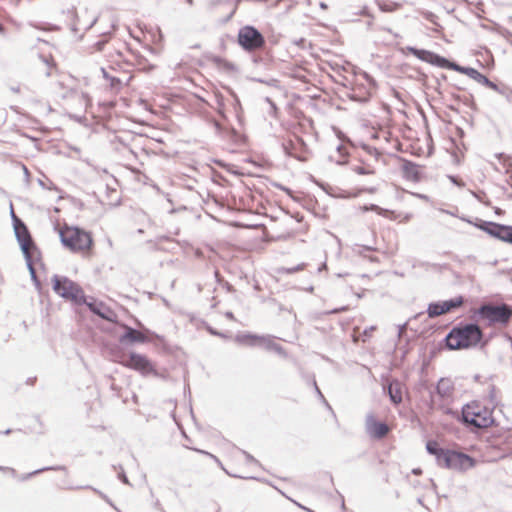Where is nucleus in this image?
<instances>
[{"instance_id":"obj_1","label":"nucleus","mask_w":512,"mask_h":512,"mask_svg":"<svg viewBox=\"0 0 512 512\" xmlns=\"http://www.w3.org/2000/svg\"><path fill=\"white\" fill-rule=\"evenodd\" d=\"M483 338V331L476 323H459L446 335L444 341L449 350L476 347Z\"/></svg>"},{"instance_id":"obj_2","label":"nucleus","mask_w":512,"mask_h":512,"mask_svg":"<svg viewBox=\"0 0 512 512\" xmlns=\"http://www.w3.org/2000/svg\"><path fill=\"white\" fill-rule=\"evenodd\" d=\"M52 287L59 296L74 302L77 305H84L93 314L96 313V306L93 301H87L83 291L73 281L66 277L54 276Z\"/></svg>"},{"instance_id":"obj_3","label":"nucleus","mask_w":512,"mask_h":512,"mask_svg":"<svg viewBox=\"0 0 512 512\" xmlns=\"http://www.w3.org/2000/svg\"><path fill=\"white\" fill-rule=\"evenodd\" d=\"M462 422L476 428H488L493 425L492 411L481 407L477 402L466 404L461 412Z\"/></svg>"},{"instance_id":"obj_4","label":"nucleus","mask_w":512,"mask_h":512,"mask_svg":"<svg viewBox=\"0 0 512 512\" xmlns=\"http://www.w3.org/2000/svg\"><path fill=\"white\" fill-rule=\"evenodd\" d=\"M480 318L488 320L489 325H507L512 318V306L502 304L485 303L475 312Z\"/></svg>"},{"instance_id":"obj_5","label":"nucleus","mask_w":512,"mask_h":512,"mask_svg":"<svg viewBox=\"0 0 512 512\" xmlns=\"http://www.w3.org/2000/svg\"><path fill=\"white\" fill-rule=\"evenodd\" d=\"M63 244L75 251H86L92 246V237L87 232L75 227L65 226L59 229Z\"/></svg>"},{"instance_id":"obj_6","label":"nucleus","mask_w":512,"mask_h":512,"mask_svg":"<svg viewBox=\"0 0 512 512\" xmlns=\"http://www.w3.org/2000/svg\"><path fill=\"white\" fill-rule=\"evenodd\" d=\"M237 43L243 50L247 52H254L262 49L265 46L266 41L263 34L256 27L252 25H245L238 31Z\"/></svg>"},{"instance_id":"obj_7","label":"nucleus","mask_w":512,"mask_h":512,"mask_svg":"<svg viewBox=\"0 0 512 512\" xmlns=\"http://www.w3.org/2000/svg\"><path fill=\"white\" fill-rule=\"evenodd\" d=\"M99 185L105 187V194L101 199L98 198V201L103 206H108L109 208L119 206L121 203V193L117 189V179L108 175L107 171L104 170L101 175H98V186Z\"/></svg>"},{"instance_id":"obj_8","label":"nucleus","mask_w":512,"mask_h":512,"mask_svg":"<svg viewBox=\"0 0 512 512\" xmlns=\"http://www.w3.org/2000/svg\"><path fill=\"white\" fill-rule=\"evenodd\" d=\"M476 464V460L463 452H457L454 450H447V454L441 467L456 470L459 472H465L473 468Z\"/></svg>"},{"instance_id":"obj_9","label":"nucleus","mask_w":512,"mask_h":512,"mask_svg":"<svg viewBox=\"0 0 512 512\" xmlns=\"http://www.w3.org/2000/svg\"><path fill=\"white\" fill-rule=\"evenodd\" d=\"M463 304L464 297L461 295L445 301L432 302L428 305L427 314L429 318H435L440 315L449 313L461 307Z\"/></svg>"},{"instance_id":"obj_10","label":"nucleus","mask_w":512,"mask_h":512,"mask_svg":"<svg viewBox=\"0 0 512 512\" xmlns=\"http://www.w3.org/2000/svg\"><path fill=\"white\" fill-rule=\"evenodd\" d=\"M126 366L139 371L143 375L154 373V368L150 360L142 354L132 352L126 359Z\"/></svg>"},{"instance_id":"obj_11","label":"nucleus","mask_w":512,"mask_h":512,"mask_svg":"<svg viewBox=\"0 0 512 512\" xmlns=\"http://www.w3.org/2000/svg\"><path fill=\"white\" fill-rule=\"evenodd\" d=\"M482 231L486 232L488 235L501 240L503 242H507V239L510 238L509 231L511 226L500 224L491 221H482L478 226Z\"/></svg>"},{"instance_id":"obj_12","label":"nucleus","mask_w":512,"mask_h":512,"mask_svg":"<svg viewBox=\"0 0 512 512\" xmlns=\"http://www.w3.org/2000/svg\"><path fill=\"white\" fill-rule=\"evenodd\" d=\"M103 83L101 84V87H103L105 90L109 91L111 94H115L120 91L122 82L121 80L115 75L116 70L112 67L100 68Z\"/></svg>"},{"instance_id":"obj_13","label":"nucleus","mask_w":512,"mask_h":512,"mask_svg":"<svg viewBox=\"0 0 512 512\" xmlns=\"http://www.w3.org/2000/svg\"><path fill=\"white\" fill-rule=\"evenodd\" d=\"M366 430L371 437L382 439L389 433L390 429L386 423L376 421L373 414H368L366 417Z\"/></svg>"},{"instance_id":"obj_14","label":"nucleus","mask_w":512,"mask_h":512,"mask_svg":"<svg viewBox=\"0 0 512 512\" xmlns=\"http://www.w3.org/2000/svg\"><path fill=\"white\" fill-rule=\"evenodd\" d=\"M15 232L24 254L30 257L31 250L34 249V243L27 227L24 223L18 221L15 225Z\"/></svg>"},{"instance_id":"obj_15","label":"nucleus","mask_w":512,"mask_h":512,"mask_svg":"<svg viewBox=\"0 0 512 512\" xmlns=\"http://www.w3.org/2000/svg\"><path fill=\"white\" fill-rule=\"evenodd\" d=\"M236 340L241 344H246L249 346H262L266 350H271L274 341L271 337L258 336L253 334H242L237 335Z\"/></svg>"},{"instance_id":"obj_16","label":"nucleus","mask_w":512,"mask_h":512,"mask_svg":"<svg viewBox=\"0 0 512 512\" xmlns=\"http://www.w3.org/2000/svg\"><path fill=\"white\" fill-rule=\"evenodd\" d=\"M123 328L125 332L119 337L120 343H146L149 341L144 332L127 325H123Z\"/></svg>"},{"instance_id":"obj_17","label":"nucleus","mask_w":512,"mask_h":512,"mask_svg":"<svg viewBox=\"0 0 512 512\" xmlns=\"http://www.w3.org/2000/svg\"><path fill=\"white\" fill-rule=\"evenodd\" d=\"M402 172L406 180L419 182L422 179L421 166L407 159H402Z\"/></svg>"},{"instance_id":"obj_18","label":"nucleus","mask_w":512,"mask_h":512,"mask_svg":"<svg viewBox=\"0 0 512 512\" xmlns=\"http://www.w3.org/2000/svg\"><path fill=\"white\" fill-rule=\"evenodd\" d=\"M384 390L387 392L390 401L394 405H399L402 402V383L397 380H391Z\"/></svg>"},{"instance_id":"obj_19","label":"nucleus","mask_w":512,"mask_h":512,"mask_svg":"<svg viewBox=\"0 0 512 512\" xmlns=\"http://www.w3.org/2000/svg\"><path fill=\"white\" fill-rule=\"evenodd\" d=\"M426 450L429 454L435 456L437 464L441 466L448 449L441 448L435 440H429L426 443Z\"/></svg>"},{"instance_id":"obj_20","label":"nucleus","mask_w":512,"mask_h":512,"mask_svg":"<svg viewBox=\"0 0 512 512\" xmlns=\"http://www.w3.org/2000/svg\"><path fill=\"white\" fill-rule=\"evenodd\" d=\"M469 77L473 80H475L476 82L494 90V91H497L499 93H502L499 86L492 82L491 80H489L484 74L480 73L477 69L475 68H472V71H470V75Z\"/></svg>"},{"instance_id":"obj_21","label":"nucleus","mask_w":512,"mask_h":512,"mask_svg":"<svg viewBox=\"0 0 512 512\" xmlns=\"http://www.w3.org/2000/svg\"><path fill=\"white\" fill-rule=\"evenodd\" d=\"M453 390V383L447 378H441L436 385V392L441 398L449 397Z\"/></svg>"},{"instance_id":"obj_22","label":"nucleus","mask_w":512,"mask_h":512,"mask_svg":"<svg viewBox=\"0 0 512 512\" xmlns=\"http://www.w3.org/2000/svg\"><path fill=\"white\" fill-rule=\"evenodd\" d=\"M98 317L108 320L110 322H116L117 321V315L115 312L109 310L106 308V306L98 301Z\"/></svg>"},{"instance_id":"obj_23","label":"nucleus","mask_w":512,"mask_h":512,"mask_svg":"<svg viewBox=\"0 0 512 512\" xmlns=\"http://www.w3.org/2000/svg\"><path fill=\"white\" fill-rule=\"evenodd\" d=\"M407 50L413 54L415 57H417L418 59L424 61V62H427L429 63L430 62V58H431V55H432V51H429V50H425V49H418L416 47H407Z\"/></svg>"},{"instance_id":"obj_24","label":"nucleus","mask_w":512,"mask_h":512,"mask_svg":"<svg viewBox=\"0 0 512 512\" xmlns=\"http://www.w3.org/2000/svg\"><path fill=\"white\" fill-rule=\"evenodd\" d=\"M448 63H449V59H447L439 54H436L434 52L432 53L430 62H429V64L436 66V67H440V68H447Z\"/></svg>"},{"instance_id":"obj_25","label":"nucleus","mask_w":512,"mask_h":512,"mask_svg":"<svg viewBox=\"0 0 512 512\" xmlns=\"http://www.w3.org/2000/svg\"><path fill=\"white\" fill-rule=\"evenodd\" d=\"M376 2H377L379 9L382 12H393L396 9H398L400 6L398 3H395V2H387V1H381V0H377Z\"/></svg>"},{"instance_id":"obj_26","label":"nucleus","mask_w":512,"mask_h":512,"mask_svg":"<svg viewBox=\"0 0 512 512\" xmlns=\"http://www.w3.org/2000/svg\"><path fill=\"white\" fill-rule=\"evenodd\" d=\"M447 69H451V70L460 72V73L465 74L467 76H469L470 75V71H472V67L461 66L458 63L450 61V60H449V63L447 65Z\"/></svg>"},{"instance_id":"obj_27","label":"nucleus","mask_w":512,"mask_h":512,"mask_svg":"<svg viewBox=\"0 0 512 512\" xmlns=\"http://www.w3.org/2000/svg\"><path fill=\"white\" fill-rule=\"evenodd\" d=\"M376 250L377 249L375 247L368 246V245L355 244L353 247V252L356 253L357 255L363 256V257H366V255L364 254L365 251H376Z\"/></svg>"},{"instance_id":"obj_28","label":"nucleus","mask_w":512,"mask_h":512,"mask_svg":"<svg viewBox=\"0 0 512 512\" xmlns=\"http://www.w3.org/2000/svg\"><path fill=\"white\" fill-rule=\"evenodd\" d=\"M282 148L284 150V153L287 155V156H290V157H294L298 160H302V158H300L299 156H295L293 154V150H294V143L289 140L288 142H283L282 143Z\"/></svg>"},{"instance_id":"obj_29","label":"nucleus","mask_w":512,"mask_h":512,"mask_svg":"<svg viewBox=\"0 0 512 512\" xmlns=\"http://www.w3.org/2000/svg\"><path fill=\"white\" fill-rule=\"evenodd\" d=\"M495 157L502 161L503 165L507 168L509 163H512V157L509 155H506L505 153H496Z\"/></svg>"},{"instance_id":"obj_30","label":"nucleus","mask_w":512,"mask_h":512,"mask_svg":"<svg viewBox=\"0 0 512 512\" xmlns=\"http://www.w3.org/2000/svg\"><path fill=\"white\" fill-rule=\"evenodd\" d=\"M239 451L245 456L246 463L260 466L259 461L253 455L242 449H239Z\"/></svg>"},{"instance_id":"obj_31","label":"nucleus","mask_w":512,"mask_h":512,"mask_svg":"<svg viewBox=\"0 0 512 512\" xmlns=\"http://www.w3.org/2000/svg\"><path fill=\"white\" fill-rule=\"evenodd\" d=\"M312 384H313V387L315 389V392L317 393V395L319 396V398L323 401V403L331 410V406L328 404V402L326 401V399L324 398L322 392L320 391L315 379L312 380Z\"/></svg>"},{"instance_id":"obj_32","label":"nucleus","mask_w":512,"mask_h":512,"mask_svg":"<svg viewBox=\"0 0 512 512\" xmlns=\"http://www.w3.org/2000/svg\"><path fill=\"white\" fill-rule=\"evenodd\" d=\"M270 351H274V352H276L278 355H280L282 357H286L287 356L285 349L281 345H279V344H277L275 342L272 345Z\"/></svg>"},{"instance_id":"obj_33","label":"nucleus","mask_w":512,"mask_h":512,"mask_svg":"<svg viewBox=\"0 0 512 512\" xmlns=\"http://www.w3.org/2000/svg\"><path fill=\"white\" fill-rule=\"evenodd\" d=\"M304 267H305V264L301 263V264H298L297 266H294V267L284 268L283 270L287 274H293V273H295L297 271H300V270L304 269Z\"/></svg>"},{"instance_id":"obj_34","label":"nucleus","mask_w":512,"mask_h":512,"mask_svg":"<svg viewBox=\"0 0 512 512\" xmlns=\"http://www.w3.org/2000/svg\"><path fill=\"white\" fill-rule=\"evenodd\" d=\"M449 180L456 186L458 187H464L465 186V183L459 179L457 176H454V175H449L448 176Z\"/></svg>"},{"instance_id":"obj_35","label":"nucleus","mask_w":512,"mask_h":512,"mask_svg":"<svg viewBox=\"0 0 512 512\" xmlns=\"http://www.w3.org/2000/svg\"><path fill=\"white\" fill-rule=\"evenodd\" d=\"M353 171L356 172L359 175H366V174H371L372 173V171L367 170L366 168L361 167V166L354 167Z\"/></svg>"},{"instance_id":"obj_36","label":"nucleus","mask_w":512,"mask_h":512,"mask_svg":"<svg viewBox=\"0 0 512 512\" xmlns=\"http://www.w3.org/2000/svg\"><path fill=\"white\" fill-rule=\"evenodd\" d=\"M210 123L214 127V129L216 130V132L218 134H220L222 132V125L219 121H217L216 119H211Z\"/></svg>"},{"instance_id":"obj_37","label":"nucleus","mask_w":512,"mask_h":512,"mask_svg":"<svg viewBox=\"0 0 512 512\" xmlns=\"http://www.w3.org/2000/svg\"><path fill=\"white\" fill-rule=\"evenodd\" d=\"M506 174L509 175L508 179H507V183L510 185V187L512 188V163H509L507 168H506V171H505Z\"/></svg>"},{"instance_id":"obj_38","label":"nucleus","mask_w":512,"mask_h":512,"mask_svg":"<svg viewBox=\"0 0 512 512\" xmlns=\"http://www.w3.org/2000/svg\"><path fill=\"white\" fill-rule=\"evenodd\" d=\"M101 36L104 38L103 40L98 39L97 45H98V51L102 49V46L107 42L108 36L106 32H103Z\"/></svg>"},{"instance_id":"obj_39","label":"nucleus","mask_w":512,"mask_h":512,"mask_svg":"<svg viewBox=\"0 0 512 512\" xmlns=\"http://www.w3.org/2000/svg\"><path fill=\"white\" fill-rule=\"evenodd\" d=\"M254 80L259 82V83L267 84L269 86H276V83H277L276 79H270L269 81H266V80H263V79H260V78H255Z\"/></svg>"},{"instance_id":"obj_40","label":"nucleus","mask_w":512,"mask_h":512,"mask_svg":"<svg viewBox=\"0 0 512 512\" xmlns=\"http://www.w3.org/2000/svg\"><path fill=\"white\" fill-rule=\"evenodd\" d=\"M407 325H408L407 322L398 325V338H401L403 336V334L405 333V331L407 329Z\"/></svg>"},{"instance_id":"obj_41","label":"nucleus","mask_w":512,"mask_h":512,"mask_svg":"<svg viewBox=\"0 0 512 512\" xmlns=\"http://www.w3.org/2000/svg\"><path fill=\"white\" fill-rule=\"evenodd\" d=\"M363 148L369 153V154H378V151L376 148H372L366 144L363 145Z\"/></svg>"},{"instance_id":"obj_42","label":"nucleus","mask_w":512,"mask_h":512,"mask_svg":"<svg viewBox=\"0 0 512 512\" xmlns=\"http://www.w3.org/2000/svg\"><path fill=\"white\" fill-rule=\"evenodd\" d=\"M365 210L376 211L379 213L381 208L376 204H371L369 207H365Z\"/></svg>"},{"instance_id":"obj_43","label":"nucleus","mask_w":512,"mask_h":512,"mask_svg":"<svg viewBox=\"0 0 512 512\" xmlns=\"http://www.w3.org/2000/svg\"><path fill=\"white\" fill-rule=\"evenodd\" d=\"M337 151L339 152V154H340L341 156H346V155H347V153H346V148H345L344 146H342V145H339V146L337 147Z\"/></svg>"},{"instance_id":"obj_44","label":"nucleus","mask_w":512,"mask_h":512,"mask_svg":"<svg viewBox=\"0 0 512 512\" xmlns=\"http://www.w3.org/2000/svg\"><path fill=\"white\" fill-rule=\"evenodd\" d=\"M266 101L270 104L271 109L273 110V113H275L277 111V107H276L275 103L268 97L266 98Z\"/></svg>"},{"instance_id":"obj_45","label":"nucleus","mask_w":512,"mask_h":512,"mask_svg":"<svg viewBox=\"0 0 512 512\" xmlns=\"http://www.w3.org/2000/svg\"><path fill=\"white\" fill-rule=\"evenodd\" d=\"M435 17H436V16H435L432 12H427V14H426V19H427L428 21H430V22H434V18H435Z\"/></svg>"},{"instance_id":"obj_46","label":"nucleus","mask_w":512,"mask_h":512,"mask_svg":"<svg viewBox=\"0 0 512 512\" xmlns=\"http://www.w3.org/2000/svg\"><path fill=\"white\" fill-rule=\"evenodd\" d=\"M375 329H376V327H375V326H370L369 328H366V329L364 330V335H366V336L370 335V333H371L372 331H374Z\"/></svg>"},{"instance_id":"obj_47","label":"nucleus","mask_w":512,"mask_h":512,"mask_svg":"<svg viewBox=\"0 0 512 512\" xmlns=\"http://www.w3.org/2000/svg\"><path fill=\"white\" fill-rule=\"evenodd\" d=\"M225 67L229 70H236V66L231 62H226Z\"/></svg>"},{"instance_id":"obj_48","label":"nucleus","mask_w":512,"mask_h":512,"mask_svg":"<svg viewBox=\"0 0 512 512\" xmlns=\"http://www.w3.org/2000/svg\"><path fill=\"white\" fill-rule=\"evenodd\" d=\"M214 275H215L216 281L218 283H221L222 282V277H221V275H220L218 270H215Z\"/></svg>"},{"instance_id":"obj_49","label":"nucleus","mask_w":512,"mask_h":512,"mask_svg":"<svg viewBox=\"0 0 512 512\" xmlns=\"http://www.w3.org/2000/svg\"><path fill=\"white\" fill-rule=\"evenodd\" d=\"M295 503H296V505H297L299 508L303 509V510H304V511H306V512H315V511L311 510L310 508L305 507V506H303V505H301V504H299V503H297V502H295Z\"/></svg>"},{"instance_id":"obj_50","label":"nucleus","mask_w":512,"mask_h":512,"mask_svg":"<svg viewBox=\"0 0 512 512\" xmlns=\"http://www.w3.org/2000/svg\"><path fill=\"white\" fill-rule=\"evenodd\" d=\"M119 477H120V479H121V481H122L123 483H125V484H129L128 478H127V476H126L124 473H123V474H120V475H119Z\"/></svg>"},{"instance_id":"obj_51","label":"nucleus","mask_w":512,"mask_h":512,"mask_svg":"<svg viewBox=\"0 0 512 512\" xmlns=\"http://www.w3.org/2000/svg\"><path fill=\"white\" fill-rule=\"evenodd\" d=\"M154 507H155L156 509L160 510V511H162V510H163V509H162V506H161V503H160V501H159L158 499H156V500H155V502H154Z\"/></svg>"},{"instance_id":"obj_52","label":"nucleus","mask_w":512,"mask_h":512,"mask_svg":"<svg viewBox=\"0 0 512 512\" xmlns=\"http://www.w3.org/2000/svg\"><path fill=\"white\" fill-rule=\"evenodd\" d=\"M224 286L227 289V291H229V292H232L234 290L233 286L228 282H225Z\"/></svg>"},{"instance_id":"obj_53","label":"nucleus","mask_w":512,"mask_h":512,"mask_svg":"<svg viewBox=\"0 0 512 512\" xmlns=\"http://www.w3.org/2000/svg\"><path fill=\"white\" fill-rule=\"evenodd\" d=\"M98 496L102 497L106 502H109L108 497L105 494H102L99 490L97 491Z\"/></svg>"},{"instance_id":"obj_54","label":"nucleus","mask_w":512,"mask_h":512,"mask_svg":"<svg viewBox=\"0 0 512 512\" xmlns=\"http://www.w3.org/2000/svg\"><path fill=\"white\" fill-rule=\"evenodd\" d=\"M346 310H347V307L343 306L341 308L335 309L333 312L334 313H339V312H343V311H346Z\"/></svg>"},{"instance_id":"obj_55","label":"nucleus","mask_w":512,"mask_h":512,"mask_svg":"<svg viewBox=\"0 0 512 512\" xmlns=\"http://www.w3.org/2000/svg\"><path fill=\"white\" fill-rule=\"evenodd\" d=\"M509 236H510V238L507 239V243L512 244V226L509 231Z\"/></svg>"},{"instance_id":"obj_56","label":"nucleus","mask_w":512,"mask_h":512,"mask_svg":"<svg viewBox=\"0 0 512 512\" xmlns=\"http://www.w3.org/2000/svg\"><path fill=\"white\" fill-rule=\"evenodd\" d=\"M231 94L234 97L235 102L237 103V105H240V101H239L238 97L236 96V94L234 92H231Z\"/></svg>"},{"instance_id":"obj_57","label":"nucleus","mask_w":512,"mask_h":512,"mask_svg":"<svg viewBox=\"0 0 512 512\" xmlns=\"http://www.w3.org/2000/svg\"><path fill=\"white\" fill-rule=\"evenodd\" d=\"M368 259L371 262H378V258L377 257L369 256Z\"/></svg>"},{"instance_id":"obj_58","label":"nucleus","mask_w":512,"mask_h":512,"mask_svg":"<svg viewBox=\"0 0 512 512\" xmlns=\"http://www.w3.org/2000/svg\"><path fill=\"white\" fill-rule=\"evenodd\" d=\"M204 453H205V454H207V455H209V453H208V452H204ZM210 456H211V457H213V458L215 459V461L221 465V462L219 461V459H218L216 456L211 455V454H210Z\"/></svg>"},{"instance_id":"obj_59","label":"nucleus","mask_w":512,"mask_h":512,"mask_svg":"<svg viewBox=\"0 0 512 512\" xmlns=\"http://www.w3.org/2000/svg\"><path fill=\"white\" fill-rule=\"evenodd\" d=\"M226 317H227V318H230V319H233V318H234V316H233V313H232V312H227V313H226Z\"/></svg>"},{"instance_id":"obj_60","label":"nucleus","mask_w":512,"mask_h":512,"mask_svg":"<svg viewBox=\"0 0 512 512\" xmlns=\"http://www.w3.org/2000/svg\"><path fill=\"white\" fill-rule=\"evenodd\" d=\"M414 474H420L421 473V469L420 468H417V469H413L412 471Z\"/></svg>"},{"instance_id":"obj_61","label":"nucleus","mask_w":512,"mask_h":512,"mask_svg":"<svg viewBox=\"0 0 512 512\" xmlns=\"http://www.w3.org/2000/svg\"><path fill=\"white\" fill-rule=\"evenodd\" d=\"M320 7H321L322 9H326V8H327V5H326L324 2H321V3H320Z\"/></svg>"},{"instance_id":"obj_62","label":"nucleus","mask_w":512,"mask_h":512,"mask_svg":"<svg viewBox=\"0 0 512 512\" xmlns=\"http://www.w3.org/2000/svg\"><path fill=\"white\" fill-rule=\"evenodd\" d=\"M106 242L109 246H112V241L109 238L106 239Z\"/></svg>"},{"instance_id":"obj_63","label":"nucleus","mask_w":512,"mask_h":512,"mask_svg":"<svg viewBox=\"0 0 512 512\" xmlns=\"http://www.w3.org/2000/svg\"><path fill=\"white\" fill-rule=\"evenodd\" d=\"M108 503L112 506V508H114V510H117L118 512H120V511L117 509V507H115V505H113L110 501H109Z\"/></svg>"},{"instance_id":"obj_64","label":"nucleus","mask_w":512,"mask_h":512,"mask_svg":"<svg viewBox=\"0 0 512 512\" xmlns=\"http://www.w3.org/2000/svg\"><path fill=\"white\" fill-rule=\"evenodd\" d=\"M417 502H418L419 504L423 505V501H422V499H421V498H418Z\"/></svg>"}]
</instances>
